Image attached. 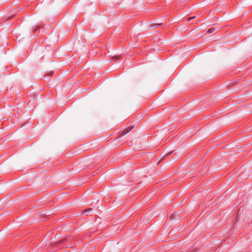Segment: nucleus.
<instances>
[{
    "label": "nucleus",
    "mask_w": 252,
    "mask_h": 252,
    "mask_svg": "<svg viewBox=\"0 0 252 252\" xmlns=\"http://www.w3.org/2000/svg\"><path fill=\"white\" fill-rule=\"evenodd\" d=\"M196 18V17H195V16H194V17H189V18H188V21H190L191 20L193 19H194V18Z\"/></svg>",
    "instance_id": "obj_3"
},
{
    "label": "nucleus",
    "mask_w": 252,
    "mask_h": 252,
    "mask_svg": "<svg viewBox=\"0 0 252 252\" xmlns=\"http://www.w3.org/2000/svg\"><path fill=\"white\" fill-rule=\"evenodd\" d=\"M132 127H133L132 126V127H129L127 129H125L122 132V135H124L126 134L127 132H128L129 131H130L132 129Z\"/></svg>",
    "instance_id": "obj_1"
},
{
    "label": "nucleus",
    "mask_w": 252,
    "mask_h": 252,
    "mask_svg": "<svg viewBox=\"0 0 252 252\" xmlns=\"http://www.w3.org/2000/svg\"><path fill=\"white\" fill-rule=\"evenodd\" d=\"M64 240H65V239H63V240H62L60 242V243L63 242Z\"/></svg>",
    "instance_id": "obj_5"
},
{
    "label": "nucleus",
    "mask_w": 252,
    "mask_h": 252,
    "mask_svg": "<svg viewBox=\"0 0 252 252\" xmlns=\"http://www.w3.org/2000/svg\"><path fill=\"white\" fill-rule=\"evenodd\" d=\"M120 57H117L116 59H120Z\"/></svg>",
    "instance_id": "obj_7"
},
{
    "label": "nucleus",
    "mask_w": 252,
    "mask_h": 252,
    "mask_svg": "<svg viewBox=\"0 0 252 252\" xmlns=\"http://www.w3.org/2000/svg\"><path fill=\"white\" fill-rule=\"evenodd\" d=\"M39 27H37L36 29L34 31V32H35V30L39 29Z\"/></svg>",
    "instance_id": "obj_6"
},
{
    "label": "nucleus",
    "mask_w": 252,
    "mask_h": 252,
    "mask_svg": "<svg viewBox=\"0 0 252 252\" xmlns=\"http://www.w3.org/2000/svg\"><path fill=\"white\" fill-rule=\"evenodd\" d=\"M91 211H92V209L90 208V209H87L86 211H85V212H90Z\"/></svg>",
    "instance_id": "obj_4"
},
{
    "label": "nucleus",
    "mask_w": 252,
    "mask_h": 252,
    "mask_svg": "<svg viewBox=\"0 0 252 252\" xmlns=\"http://www.w3.org/2000/svg\"><path fill=\"white\" fill-rule=\"evenodd\" d=\"M215 31V29L214 28H210L207 31V32L208 33H211Z\"/></svg>",
    "instance_id": "obj_2"
}]
</instances>
